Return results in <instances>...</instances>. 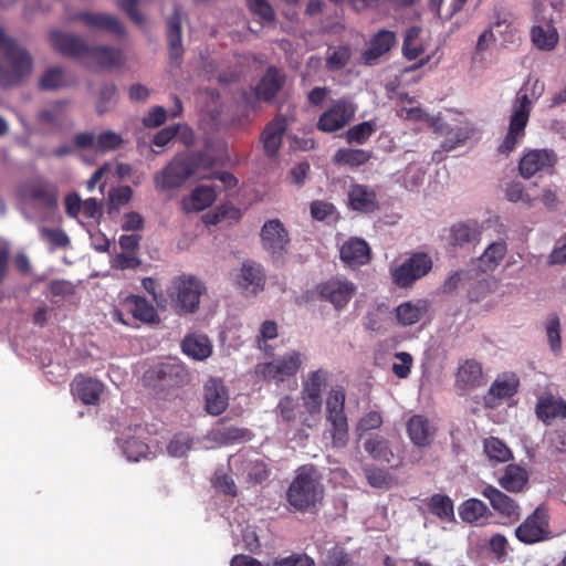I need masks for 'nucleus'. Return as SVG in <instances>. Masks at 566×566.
<instances>
[{
	"mask_svg": "<svg viewBox=\"0 0 566 566\" xmlns=\"http://www.w3.org/2000/svg\"><path fill=\"white\" fill-rule=\"evenodd\" d=\"M544 91V82L528 77L516 93L512 104L507 133L497 149L500 154L510 155L525 137V128L530 120L533 101L538 99Z\"/></svg>",
	"mask_w": 566,
	"mask_h": 566,
	"instance_id": "1",
	"label": "nucleus"
},
{
	"mask_svg": "<svg viewBox=\"0 0 566 566\" xmlns=\"http://www.w3.org/2000/svg\"><path fill=\"white\" fill-rule=\"evenodd\" d=\"M32 57L0 28V86L19 85L32 71Z\"/></svg>",
	"mask_w": 566,
	"mask_h": 566,
	"instance_id": "2",
	"label": "nucleus"
},
{
	"mask_svg": "<svg viewBox=\"0 0 566 566\" xmlns=\"http://www.w3.org/2000/svg\"><path fill=\"white\" fill-rule=\"evenodd\" d=\"M323 496L324 488L316 468L314 465L298 468L286 492L290 505L300 512H311Z\"/></svg>",
	"mask_w": 566,
	"mask_h": 566,
	"instance_id": "3",
	"label": "nucleus"
},
{
	"mask_svg": "<svg viewBox=\"0 0 566 566\" xmlns=\"http://www.w3.org/2000/svg\"><path fill=\"white\" fill-rule=\"evenodd\" d=\"M206 292L205 283L195 275L181 274L175 276L166 289L167 307L177 315L193 314L199 310L200 297Z\"/></svg>",
	"mask_w": 566,
	"mask_h": 566,
	"instance_id": "4",
	"label": "nucleus"
},
{
	"mask_svg": "<svg viewBox=\"0 0 566 566\" xmlns=\"http://www.w3.org/2000/svg\"><path fill=\"white\" fill-rule=\"evenodd\" d=\"M205 154L184 153L176 155L169 164L154 175V185L158 191L181 187L202 165Z\"/></svg>",
	"mask_w": 566,
	"mask_h": 566,
	"instance_id": "5",
	"label": "nucleus"
},
{
	"mask_svg": "<svg viewBox=\"0 0 566 566\" xmlns=\"http://www.w3.org/2000/svg\"><path fill=\"white\" fill-rule=\"evenodd\" d=\"M356 293V286L348 280L333 277L318 283L314 290L301 296L304 302L316 298L331 303L337 311L343 310Z\"/></svg>",
	"mask_w": 566,
	"mask_h": 566,
	"instance_id": "6",
	"label": "nucleus"
},
{
	"mask_svg": "<svg viewBox=\"0 0 566 566\" xmlns=\"http://www.w3.org/2000/svg\"><path fill=\"white\" fill-rule=\"evenodd\" d=\"M345 390L333 389L326 400L327 421L331 422L332 443L344 448L348 442V421L345 415Z\"/></svg>",
	"mask_w": 566,
	"mask_h": 566,
	"instance_id": "7",
	"label": "nucleus"
},
{
	"mask_svg": "<svg viewBox=\"0 0 566 566\" xmlns=\"http://www.w3.org/2000/svg\"><path fill=\"white\" fill-rule=\"evenodd\" d=\"M515 537L525 545H533L553 537L549 515L544 505L537 506L516 528Z\"/></svg>",
	"mask_w": 566,
	"mask_h": 566,
	"instance_id": "8",
	"label": "nucleus"
},
{
	"mask_svg": "<svg viewBox=\"0 0 566 566\" xmlns=\"http://www.w3.org/2000/svg\"><path fill=\"white\" fill-rule=\"evenodd\" d=\"M536 24L531 30L533 44L542 51H552L558 43V32L553 25V14H546L544 0H532Z\"/></svg>",
	"mask_w": 566,
	"mask_h": 566,
	"instance_id": "9",
	"label": "nucleus"
},
{
	"mask_svg": "<svg viewBox=\"0 0 566 566\" xmlns=\"http://www.w3.org/2000/svg\"><path fill=\"white\" fill-rule=\"evenodd\" d=\"M301 364V354L296 350H292L273 361L258 364L254 373L259 379L282 382L296 375Z\"/></svg>",
	"mask_w": 566,
	"mask_h": 566,
	"instance_id": "10",
	"label": "nucleus"
},
{
	"mask_svg": "<svg viewBox=\"0 0 566 566\" xmlns=\"http://www.w3.org/2000/svg\"><path fill=\"white\" fill-rule=\"evenodd\" d=\"M261 243L268 251L273 262L282 264L290 244L289 232L279 219L268 220L260 232Z\"/></svg>",
	"mask_w": 566,
	"mask_h": 566,
	"instance_id": "11",
	"label": "nucleus"
},
{
	"mask_svg": "<svg viewBox=\"0 0 566 566\" xmlns=\"http://www.w3.org/2000/svg\"><path fill=\"white\" fill-rule=\"evenodd\" d=\"M431 269V256L426 252H416L392 271V280L399 287H409Z\"/></svg>",
	"mask_w": 566,
	"mask_h": 566,
	"instance_id": "12",
	"label": "nucleus"
},
{
	"mask_svg": "<svg viewBox=\"0 0 566 566\" xmlns=\"http://www.w3.org/2000/svg\"><path fill=\"white\" fill-rule=\"evenodd\" d=\"M557 155L552 149H531L523 155L518 163L520 174L531 178L536 174H553Z\"/></svg>",
	"mask_w": 566,
	"mask_h": 566,
	"instance_id": "13",
	"label": "nucleus"
},
{
	"mask_svg": "<svg viewBox=\"0 0 566 566\" xmlns=\"http://www.w3.org/2000/svg\"><path fill=\"white\" fill-rule=\"evenodd\" d=\"M355 107L345 99L334 102L318 117L316 127L323 133H334L344 128L355 116Z\"/></svg>",
	"mask_w": 566,
	"mask_h": 566,
	"instance_id": "14",
	"label": "nucleus"
},
{
	"mask_svg": "<svg viewBox=\"0 0 566 566\" xmlns=\"http://www.w3.org/2000/svg\"><path fill=\"white\" fill-rule=\"evenodd\" d=\"M73 142L78 149H92L97 154L117 150L124 144L123 137L113 130H104L98 135L88 132L77 133Z\"/></svg>",
	"mask_w": 566,
	"mask_h": 566,
	"instance_id": "15",
	"label": "nucleus"
},
{
	"mask_svg": "<svg viewBox=\"0 0 566 566\" xmlns=\"http://www.w3.org/2000/svg\"><path fill=\"white\" fill-rule=\"evenodd\" d=\"M482 495L490 501L494 511L506 518L507 523L513 524L520 521L521 507L511 496L493 485H486L482 491Z\"/></svg>",
	"mask_w": 566,
	"mask_h": 566,
	"instance_id": "16",
	"label": "nucleus"
},
{
	"mask_svg": "<svg viewBox=\"0 0 566 566\" xmlns=\"http://www.w3.org/2000/svg\"><path fill=\"white\" fill-rule=\"evenodd\" d=\"M49 38L53 49L65 56L80 57L88 53L90 45L80 35L55 30Z\"/></svg>",
	"mask_w": 566,
	"mask_h": 566,
	"instance_id": "17",
	"label": "nucleus"
},
{
	"mask_svg": "<svg viewBox=\"0 0 566 566\" xmlns=\"http://www.w3.org/2000/svg\"><path fill=\"white\" fill-rule=\"evenodd\" d=\"M103 391L104 385L102 381L83 374L76 375L71 382V392L74 398L87 406L97 405Z\"/></svg>",
	"mask_w": 566,
	"mask_h": 566,
	"instance_id": "18",
	"label": "nucleus"
},
{
	"mask_svg": "<svg viewBox=\"0 0 566 566\" xmlns=\"http://www.w3.org/2000/svg\"><path fill=\"white\" fill-rule=\"evenodd\" d=\"M482 226L478 221L468 220L453 224L449 229L448 243L453 248L475 245L480 242Z\"/></svg>",
	"mask_w": 566,
	"mask_h": 566,
	"instance_id": "19",
	"label": "nucleus"
},
{
	"mask_svg": "<svg viewBox=\"0 0 566 566\" xmlns=\"http://www.w3.org/2000/svg\"><path fill=\"white\" fill-rule=\"evenodd\" d=\"M74 21H81L86 27L97 30H106L116 35H124L125 28L119 19L107 13L81 11L73 15Z\"/></svg>",
	"mask_w": 566,
	"mask_h": 566,
	"instance_id": "20",
	"label": "nucleus"
},
{
	"mask_svg": "<svg viewBox=\"0 0 566 566\" xmlns=\"http://www.w3.org/2000/svg\"><path fill=\"white\" fill-rule=\"evenodd\" d=\"M287 123L283 115H276L269 122L262 134L261 142L263 144L264 153L268 157H275L281 145L283 136L286 132Z\"/></svg>",
	"mask_w": 566,
	"mask_h": 566,
	"instance_id": "21",
	"label": "nucleus"
},
{
	"mask_svg": "<svg viewBox=\"0 0 566 566\" xmlns=\"http://www.w3.org/2000/svg\"><path fill=\"white\" fill-rule=\"evenodd\" d=\"M25 196L38 207H42L48 210H52L57 207L56 188L46 180L39 179L28 184L25 187Z\"/></svg>",
	"mask_w": 566,
	"mask_h": 566,
	"instance_id": "22",
	"label": "nucleus"
},
{
	"mask_svg": "<svg viewBox=\"0 0 566 566\" xmlns=\"http://www.w3.org/2000/svg\"><path fill=\"white\" fill-rule=\"evenodd\" d=\"M206 410L212 416L221 415L228 407V390L219 379L211 378L205 385Z\"/></svg>",
	"mask_w": 566,
	"mask_h": 566,
	"instance_id": "23",
	"label": "nucleus"
},
{
	"mask_svg": "<svg viewBox=\"0 0 566 566\" xmlns=\"http://www.w3.org/2000/svg\"><path fill=\"white\" fill-rule=\"evenodd\" d=\"M153 375L161 382V386L167 387H180L186 384L189 378L185 366L176 360L157 365L153 369Z\"/></svg>",
	"mask_w": 566,
	"mask_h": 566,
	"instance_id": "24",
	"label": "nucleus"
},
{
	"mask_svg": "<svg viewBox=\"0 0 566 566\" xmlns=\"http://www.w3.org/2000/svg\"><path fill=\"white\" fill-rule=\"evenodd\" d=\"M348 202L352 210L363 213H373L379 209L375 190L364 185H353L350 187Z\"/></svg>",
	"mask_w": 566,
	"mask_h": 566,
	"instance_id": "25",
	"label": "nucleus"
},
{
	"mask_svg": "<svg viewBox=\"0 0 566 566\" xmlns=\"http://www.w3.org/2000/svg\"><path fill=\"white\" fill-rule=\"evenodd\" d=\"M484 384L482 366L474 359H467L455 375V386L462 391H470Z\"/></svg>",
	"mask_w": 566,
	"mask_h": 566,
	"instance_id": "26",
	"label": "nucleus"
},
{
	"mask_svg": "<svg viewBox=\"0 0 566 566\" xmlns=\"http://www.w3.org/2000/svg\"><path fill=\"white\" fill-rule=\"evenodd\" d=\"M285 83V75L275 66H270L255 87V95L264 102L272 101Z\"/></svg>",
	"mask_w": 566,
	"mask_h": 566,
	"instance_id": "27",
	"label": "nucleus"
},
{
	"mask_svg": "<svg viewBox=\"0 0 566 566\" xmlns=\"http://www.w3.org/2000/svg\"><path fill=\"white\" fill-rule=\"evenodd\" d=\"M340 259L350 266H359L369 262L370 248L368 243L359 238H352L340 248Z\"/></svg>",
	"mask_w": 566,
	"mask_h": 566,
	"instance_id": "28",
	"label": "nucleus"
},
{
	"mask_svg": "<svg viewBox=\"0 0 566 566\" xmlns=\"http://www.w3.org/2000/svg\"><path fill=\"white\" fill-rule=\"evenodd\" d=\"M167 41L170 60L179 63L184 55V46L181 14L177 6H175L174 13L167 20Z\"/></svg>",
	"mask_w": 566,
	"mask_h": 566,
	"instance_id": "29",
	"label": "nucleus"
},
{
	"mask_svg": "<svg viewBox=\"0 0 566 566\" xmlns=\"http://www.w3.org/2000/svg\"><path fill=\"white\" fill-rule=\"evenodd\" d=\"M407 432L417 447H428L434 436L436 429L422 415L412 416L407 422Z\"/></svg>",
	"mask_w": 566,
	"mask_h": 566,
	"instance_id": "30",
	"label": "nucleus"
},
{
	"mask_svg": "<svg viewBox=\"0 0 566 566\" xmlns=\"http://www.w3.org/2000/svg\"><path fill=\"white\" fill-rule=\"evenodd\" d=\"M396 43V35L389 30H380L370 40L369 46L363 53V59L367 64H373L377 59L385 53Z\"/></svg>",
	"mask_w": 566,
	"mask_h": 566,
	"instance_id": "31",
	"label": "nucleus"
},
{
	"mask_svg": "<svg viewBox=\"0 0 566 566\" xmlns=\"http://www.w3.org/2000/svg\"><path fill=\"white\" fill-rule=\"evenodd\" d=\"M238 284L252 293L263 290L265 275L262 266L252 261H244L241 266Z\"/></svg>",
	"mask_w": 566,
	"mask_h": 566,
	"instance_id": "32",
	"label": "nucleus"
},
{
	"mask_svg": "<svg viewBox=\"0 0 566 566\" xmlns=\"http://www.w3.org/2000/svg\"><path fill=\"white\" fill-rule=\"evenodd\" d=\"M428 310L429 303L426 300L407 301L397 306L396 317L401 326H411L421 321Z\"/></svg>",
	"mask_w": 566,
	"mask_h": 566,
	"instance_id": "33",
	"label": "nucleus"
},
{
	"mask_svg": "<svg viewBox=\"0 0 566 566\" xmlns=\"http://www.w3.org/2000/svg\"><path fill=\"white\" fill-rule=\"evenodd\" d=\"M181 349L195 360H205L212 354V344L206 335L189 334L182 339Z\"/></svg>",
	"mask_w": 566,
	"mask_h": 566,
	"instance_id": "34",
	"label": "nucleus"
},
{
	"mask_svg": "<svg viewBox=\"0 0 566 566\" xmlns=\"http://www.w3.org/2000/svg\"><path fill=\"white\" fill-rule=\"evenodd\" d=\"M87 57L94 60L101 67H118L124 64L122 50L109 45L90 46Z\"/></svg>",
	"mask_w": 566,
	"mask_h": 566,
	"instance_id": "35",
	"label": "nucleus"
},
{
	"mask_svg": "<svg viewBox=\"0 0 566 566\" xmlns=\"http://www.w3.org/2000/svg\"><path fill=\"white\" fill-rule=\"evenodd\" d=\"M76 83V78L69 75L62 67L53 66L41 76L39 87L42 91H56L74 86Z\"/></svg>",
	"mask_w": 566,
	"mask_h": 566,
	"instance_id": "36",
	"label": "nucleus"
},
{
	"mask_svg": "<svg viewBox=\"0 0 566 566\" xmlns=\"http://www.w3.org/2000/svg\"><path fill=\"white\" fill-rule=\"evenodd\" d=\"M125 306L134 318L143 323H156L159 321L155 307L144 297L132 295L125 300Z\"/></svg>",
	"mask_w": 566,
	"mask_h": 566,
	"instance_id": "37",
	"label": "nucleus"
},
{
	"mask_svg": "<svg viewBox=\"0 0 566 566\" xmlns=\"http://www.w3.org/2000/svg\"><path fill=\"white\" fill-rule=\"evenodd\" d=\"M527 482V471L516 464H509L504 470V474L499 480L500 485L512 493L522 492L526 488Z\"/></svg>",
	"mask_w": 566,
	"mask_h": 566,
	"instance_id": "38",
	"label": "nucleus"
},
{
	"mask_svg": "<svg viewBox=\"0 0 566 566\" xmlns=\"http://www.w3.org/2000/svg\"><path fill=\"white\" fill-rule=\"evenodd\" d=\"M536 416L544 422L555 418L566 419V401L553 396L541 398L536 403Z\"/></svg>",
	"mask_w": 566,
	"mask_h": 566,
	"instance_id": "39",
	"label": "nucleus"
},
{
	"mask_svg": "<svg viewBox=\"0 0 566 566\" xmlns=\"http://www.w3.org/2000/svg\"><path fill=\"white\" fill-rule=\"evenodd\" d=\"M507 252L506 242L503 240L492 242L479 258V268L486 273L499 266Z\"/></svg>",
	"mask_w": 566,
	"mask_h": 566,
	"instance_id": "40",
	"label": "nucleus"
},
{
	"mask_svg": "<svg viewBox=\"0 0 566 566\" xmlns=\"http://www.w3.org/2000/svg\"><path fill=\"white\" fill-rule=\"evenodd\" d=\"M518 386L520 379L514 373L504 374L494 380L489 394L496 399H507L517 392Z\"/></svg>",
	"mask_w": 566,
	"mask_h": 566,
	"instance_id": "41",
	"label": "nucleus"
},
{
	"mask_svg": "<svg viewBox=\"0 0 566 566\" xmlns=\"http://www.w3.org/2000/svg\"><path fill=\"white\" fill-rule=\"evenodd\" d=\"M490 515L486 504L479 499H469L459 506V516L465 523H475Z\"/></svg>",
	"mask_w": 566,
	"mask_h": 566,
	"instance_id": "42",
	"label": "nucleus"
},
{
	"mask_svg": "<svg viewBox=\"0 0 566 566\" xmlns=\"http://www.w3.org/2000/svg\"><path fill=\"white\" fill-rule=\"evenodd\" d=\"M364 449L377 461L389 463L394 457L388 440L380 436H374L367 439L364 443Z\"/></svg>",
	"mask_w": 566,
	"mask_h": 566,
	"instance_id": "43",
	"label": "nucleus"
},
{
	"mask_svg": "<svg viewBox=\"0 0 566 566\" xmlns=\"http://www.w3.org/2000/svg\"><path fill=\"white\" fill-rule=\"evenodd\" d=\"M371 158V153L365 149L340 148L334 155L338 165L359 167Z\"/></svg>",
	"mask_w": 566,
	"mask_h": 566,
	"instance_id": "44",
	"label": "nucleus"
},
{
	"mask_svg": "<svg viewBox=\"0 0 566 566\" xmlns=\"http://www.w3.org/2000/svg\"><path fill=\"white\" fill-rule=\"evenodd\" d=\"M428 510L437 517L450 521L454 517L452 500L444 494H433L427 502Z\"/></svg>",
	"mask_w": 566,
	"mask_h": 566,
	"instance_id": "45",
	"label": "nucleus"
},
{
	"mask_svg": "<svg viewBox=\"0 0 566 566\" xmlns=\"http://www.w3.org/2000/svg\"><path fill=\"white\" fill-rule=\"evenodd\" d=\"M352 57V50L348 45L328 46L325 59V66L328 71L343 70Z\"/></svg>",
	"mask_w": 566,
	"mask_h": 566,
	"instance_id": "46",
	"label": "nucleus"
},
{
	"mask_svg": "<svg viewBox=\"0 0 566 566\" xmlns=\"http://www.w3.org/2000/svg\"><path fill=\"white\" fill-rule=\"evenodd\" d=\"M216 200V191L210 186H198L190 195V208L188 211H202L210 207Z\"/></svg>",
	"mask_w": 566,
	"mask_h": 566,
	"instance_id": "47",
	"label": "nucleus"
},
{
	"mask_svg": "<svg viewBox=\"0 0 566 566\" xmlns=\"http://www.w3.org/2000/svg\"><path fill=\"white\" fill-rule=\"evenodd\" d=\"M122 449L127 460L138 462L143 459H150L151 452L149 446L138 438H129L122 444Z\"/></svg>",
	"mask_w": 566,
	"mask_h": 566,
	"instance_id": "48",
	"label": "nucleus"
},
{
	"mask_svg": "<svg viewBox=\"0 0 566 566\" xmlns=\"http://www.w3.org/2000/svg\"><path fill=\"white\" fill-rule=\"evenodd\" d=\"M251 436L252 433L249 429L234 426H223L214 430L216 439L226 444L250 440Z\"/></svg>",
	"mask_w": 566,
	"mask_h": 566,
	"instance_id": "49",
	"label": "nucleus"
},
{
	"mask_svg": "<svg viewBox=\"0 0 566 566\" xmlns=\"http://www.w3.org/2000/svg\"><path fill=\"white\" fill-rule=\"evenodd\" d=\"M484 452L490 460L506 462L512 458V452L507 446L495 437L484 440Z\"/></svg>",
	"mask_w": 566,
	"mask_h": 566,
	"instance_id": "50",
	"label": "nucleus"
},
{
	"mask_svg": "<svg viewBox=\"0 0 566 566\" xmlns=\"http://www.w3.org/2000/svg\"><path fill=\"white\" fill-rule=\"evenodd\" d=\"M376 132V124L373 122H363L352 126L345 134L348 144H365Z\"/></svg>",
	"mask_w": 566,
	"mask_h": 566,
	"instance_id": "51",
	"label": "nucleus"
},
{
	"mask_svg": "<svg viewBox=\"0 0 566 566\" xmlns=\"http://www.w3.org/2000/svg\"><path fill=\"white\" fill-rule=\"evenodd\" d=\"M497 282L494 277L488 276L476 281L468 291L470 302H481L495 292Z\"/></svg>",
	"mask_w": 566,
	"mask_h": 566,
	"instance_id": "52",
	"label": "nucleus"
},
{
	"mask_svg": "<svg viewBox=\"0 0 566 566\" xmlns=\"http://www.w3.org/2000/svg\"><path fill=\"white\" fill-rule=\"evenodd\" d=\"M505 197L511 202H522L527 207H532L534 201L539 198L538 193L528 192L521 182H511L506 186Z\"/></svg>",
	"mask_w": 566,
	"mask_h": 566,
	"instance_id": "53",
	"label": "nucleus"
},
{
	"mask_svg": "<svg viewBox=\"0 0 566 566\" xmlns=\"http://www.w3.org/2000/svg\"><path fill=\"white\" fill-rule=\"evenodd\" d=\"M212 485L228 496L235 497L238 495V488L234 480L223 469L216 470Z\"/></svg>",
	"mask_w": 566,
	"mask_h": 566,
	"instance_id": "54",
	"label": "nucleus"
},
{
	"mask_svg": "<svg viewBox=\"0 0 566 566\" xmlns=\"http://www.w3.org/2000/svg\"><path fill=\"white\" fill-rule=\"evenodd\" d=\"M117 88L114 84H105L99 90L98 101L96 103V111L99 115H104L116 103Z\"/></svg>",
	"mask_w": 566,
	"mask_h": 566,
	"instance_id": "55",
	"label": "nucleus"
},
{
	"mask_svg": "<svg viewBox=\"0 0 566 566\" xmlns=\"http://www.w3.org/2000/svg\"><path fill=\"white\" fill-rule=\"evenodd\" d=\"M545 329L551 349L554 353H558L562 348L560 322L556 314L548 315L546 319Z\"/></svg>",
	"mask_w": 566,
	"mask_h": 566,
	"instance_id": "56",
	"label": "nucleus"
},
{
	"mask_svg": "<svg viewBox=\"0 0 566 566\" xmlns=\"http://www.w3.org/2000/svg\"><path fill=\"white\" fill-rule=\"evenodd\" d=\"M247 6L250 12L263 22L270 23L275 20L274 10L268 0H247Z\"/></svg>",
	"mask_w": 566,
	"mask_h": 566,
	"instance_id": "57",
	"label": "nucleus"
},
{
	"mask_svg": "<svg viewBox=\"0 0 566 566\" xmlns=\"http://www.w3.org/2000/svg\"><path fill=\"white\" fill-rule=\"evenodd\" d=\"M248 480L251 483L260 484L269 478L270 471L262 460L248 461L244 465Z\"/></svg>",
	"mask_w": 566,
	"mask_h": 566,
	"instance_id": "58",
	"label": "nucleus"
},
{
	"mask_svg": "<svg viewBox=\"0 0 566 566\" xmlns=\"http://www.w3.org/2000/svg\"><path fill=\"white\" fill-rule=\"evenodd\" d=\"M324 566H356L352 556L339 546L331 548L325 557Z\"/></svg>",
	"mask_w": 566,
	"mask_h": 566,
	"instance_id": "59",
	"label": "nucleus"
},
{
	"mask_svg": "<svg viewBox=\"0 0 566 566\" xmlns=\"http://www.w3.org/2000/svg\"><path fill=\"white\" fill-rule=\"evenodd\" d=\"M382 422L384 420L380 412L369 411L359 419L356 426V432L361 437L365 432L380 428Z\"/></svg>",
	"mask_w": 566,
	"mask_h": 566,
	"instance_id": "60",
	"label": "nucleus"
},
{
	"mask_svg": "<svg viewBox=\"0 0 566 566\" xmlns=\"http://www.w3.org/2000/svg\"><path fill=\"white\" fill-rule=\"evenodd\" d=\"M41 238L46 240L53 249L65 248L70 244V239L62 229H41Z\"/></svg>",
	"mask_w": 566,
	"mask_h": 566,
	"instance_id": "61",
	"label": "nucleus"
},
{
	"mask_svg": "<svg viewBox=\"0 0 566 566\" xmlns=\"http://www.w3.org/2000/svg\"><path fill=\"white\" fill-rule=\"evenodd\" d=\"M298 402L290 396H284L277 403L276 409L285 422H294L296 420Z\"/></svg>",
	"mask_w": 566,
	"mask_h": 566,
	"instance_id": "62",
	"label": "nucleus"
},
{
	"mask_svg": "<svg viewBox=\"0 0 566 566\" xmlns=\"http://www.w3.org/2000/svg\"><path fill=\"white\" fill-rule=\"evenodd\" d=\"M238 210L231 205H221L214 211H210L202 217V220L208 226H216L223 221L229 214H238Z\"/></svg>",
	"mask_w": 566,
	"mask_h": 566,
	"instance_id": "63",
	"label": "nucleus"
},
{
	"mask_svg": "<svg viewBox=\"0 0 566 566\" xmlns=\"http://www.w3.org/2000/svg\"><path fill=\"white\" fill-rule=\"evenodd\" d=\"M167 119V112L163 106H154L143 118V125L147 128H156Z\"/></svg>",
	"mask_w": 566,
	"mask_h": 566,
	"instance_id": "64",
	"label": "nucleus"
}]
</instances>
